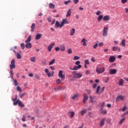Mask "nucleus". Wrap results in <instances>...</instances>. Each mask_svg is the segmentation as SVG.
I'll return each instance as SVG.
<instances>
[{
	"mask_svg": "<svg viewBox=\"0 0 128 128\" xmlns=\"http://www.w3.org/2000/svg\"><path fill=\"white\" fill-rule=\"evenodd\" d=\"M81 42L82 43V46H86V42H88V40H86V39H85V38H83L82 40H81Z\"/></svg>",
	"mask_w": 128,
	"mask_h": 128,
	"instance_id": "f8f14e48",
	"label": "nucleus"
},
{
	"mask_svg": "<svg viewBox=\"0 0 128 128\" xmlns=\"http://www.w3.org/2000/svg\"><path fill=\"white\" fill-rule=\"evenodd\" d=\"M86 92L88 94H90L91 92H92V90H86Z\"/></svg>",
	"mask_w": 128,
	"mask_h": 128,
	"instance_id": "4d7b16f0",
	"label": "nucleus"
},
{
	"mask_svg": "<svg viewBox=\"0 0 128 128\" xmlns=\"http://www.w3.org/2000/svg\"><path fill=\"white\" fill-rule=\"evenodd\" d=\"M62 79H61V80L60 78L57 79L56 80V82L57 84H60L62 82Z\"/></svg>",
	"mask_w": 128,
	"mask_h": 128,
	"instance_id": "c03bdc74",
	"label": "nucleus"
},
{
	"mask_svg": "<svg viewBox=\"0 0 128 128\" xmlns=\"http://www.w3.org/2000/svg\"><path fill=\"white\" fill-rule=\"evenodd\" d=\"M108 28H104L102 34L103 36H108Z\"/></svg>",
	"mask_w": 128,
	"mask_h": 128,
	"instance_id": "6e6552de",
	"label": "nucleus"
},
{
	"mask_svg": "<svg viewBox=\"0 0 128 128\" xmlns=\"http://www.w3.org/2000/svg\"><path fill=\"white\" fill-rule=\"evenodd\" d=\"M34 28H36V24L33 23L31 26V32H34Z\"/></svg>",
	"mask_w": 128,
	"mask_h": 128,
	"instance_id": "cd10ccee",
	"label": "nucleus"
},
{
	"mask_svg": "<svg viewBox=\"0 0 128 128\" xmlns=\"http://www.w3.org/2000/svg\"><path fill=\"white\" fill-rule=\"evenodd\" d=\"M72 14V11L70 9H69L68 10L67 12V14H66V16L67 18H68V16H70V14Z\"/></svg>",
	"mask_w": 128,
	"mask_h": 128,
	"instance_id": "c756f323",
	"label": "nucleus"
},
{
	"mask_svg": "<svg viewBox=\"0 0 128 128\" xmlns=\"http://www.w3.org/2000/svg\"><path fill=\"white\" fill-rule=\"evenodd\" d=\"M21 48L22 50H24V43L21 44Z\"/></svg>",
	"mask_w": 128,
	"mask_h": 128,
	"instance_id": "13d9d810",
	"label": "nucleus"
},
{
	"mask_svg": "<svg viewBox=\"0 0 128 128\" xmlns=\"http://www.w3.org/2000/svg\"><path fill=\"white\" fill-rule=\"evenodd\" d=\"M118 70L116 69H110L109 70V74H116Z\"/></svg>",
	"mask_w": 128,
	"mask_h": 128,
	"instance_id": "9d476101",
	"label": "nucleus"
},
{
	"mask_svg": "<svg viewBox=\"0 0 128 128\" xmlns=\"http://www.w3.org/2000/svg\"><path fill=\"white\" fill-rule=\"evenodd\" d=\"M102 18L104 19V16L102 15H100L98 18L97 20L98 22H100L102 21Z\"/></svg>",
	"mask_w": 128,
	"mask_h": 128,
	"instance_id": "aec40b11",
	"label": "nucleus"
},
{
	"mask_svg": "<svg viewBox=\"0 0 128 128\" xmlns=\"http://www.w3.org/2000/svg\"><path fill=\"white\" fill-rule=\"evenodd\" d=\"M126 110V106H124L122 109H120V110H122V112H124V110Z\"/></svg>",
	"mask_w": 128,
	"mask_h": 128,
	"instance_id": "8fccbe9b",
	"label": "nucleus"
},
{
	"mask_svg": "<svg viewBox=\"0 0 128 128\" xmlns=\"http://www.w3.org/2000/svg\"><path fill=\"white\" fill-rule=\"evenodd\" d=\"M74 34H76V29H74V28H72L70 30V36H74Z\"/></svg>",
	"mask_w": 128,
	"mask_h": 128,
	"instance_id": "a211bd4d",
	"label": "nucleus"
},
{
	"mask_svg": "<svg viewBox=\"0 0 128 128\" xmlns=\"http://www.w3.org/2000/svg\"><path fill=\"white\" fill-rule=\"evenodd\" d=\"M80 60V56H74L73 60Z\"/></svg>",
	"mask_w": 128,
	"mask_h": 128,
	"instance_id": "49530a36",
	"label": "nucleus"
},
{
	"mask_svg": "<svg viewBox=\"0 0 128 128\" xmlns=\"http://www.w3.org/2000/svg\"><path fill=\"white\" fill-rule=\"evenodd\" d=\"M80 0H74L73 2L75 4H76Z\"/></svg>",
	"mask_w": 128,
	"mask_h": 128,
	"instance_id": "bf43d9fd",
	"label": "nucleus"
},
{
	"mask_svg": "<svg viewBox=\"0 0 128 128\" xmlns=\"http://www.w3.org/2000/svg\"><path fill=\"white\" fill-rule=\"evenodd\" d=\"M12 80L13 82H14V86H18V81L14 79V80Z\"/></svg>",
	"mask_w": 128,
	"mask_h": 128,
	"instance_id": "79ce46f5",
	"label": "nucleus"
},
{
	"mask_svg": "<svg viewBox=\"0 0 128 128\" xmlns=\"http://www.w3.org/2000/svg\"><path fill=\"white\" fill-rule=\"evenodd\" d=\"M98 44L97 43L96 44H94V46H93V48H98Z\"/></svg>",
	"mask_w": 128,
	"mask_h": 128,
	"instance_id": "69168bd1",
	"label": "nucleus"
},
{
	"mask_svg": "<svg viewBox=\"0 0 128 128\" xmlns=\"http://www.w3.org/2000/svg\"><path fill=\"white\" fill-rule=\"evenodd\" d=\"M47 20L48 22H52V18L50 17L48 18Z\"/></svg>",
	"mask_w": 128,
	"mask_h": 128,
	"instance_id": "e2e57ef3",
	"label": "nucleus"
},
{
	"mask_svg": "<svg viewBox=\"0 0 128 128\" xmlns=\"http://www.w3.org/2000/svg\"><path fill=\"white\" fill-rule=\"evenodd\" d=\"M30 62H36V57H34V56L31 57L30 58Z\"/></svg>",
	"mask_w": 128,
	"mask_h": 128,
	"instance_id": "e433bc0d",
	"label": "nucleus"
},
{
	"mask_svg": "<svg viewBox=\"0 0 128 128\" xmlns=\"http://www.w3.org/2000/svg\"><path fill=\"white\" fill-rule=\"evenodd\" d=\"M84 64H90V62L88 61V60H85Z\"/></svg>",
	"mask_w": 128,
	"mask_h": 128,
	"instance_id": "6e6d98bb",
	"label": "nucleus"
},
{
	"mask_svg": "<svg viewBox=\"0 0 128 128\" xmlns=\"http://www.w3.org/2000/svg\"><path fill=\"white\" fill-rule=\"evenodd\" d=\"M55 26L56 28H60V24L58 21H56L55 24Z\"/></svg>",
	"mask_w": 128,
	"mask_h": 128,
	"instance_id": "72a5a7b5",
	"label": "nucleus"
},
{
	"mask_svg": "<svg viewBox=\"0 0 128 128\" xmlns=\"http://www.w3.org/2000/svg\"><path fill=\"white\" fill-rule=\"evenodd\" d=\"M69 114H70V118H72L74 116V111H70L69 112Z\"/></svg>",
	"mask_w": 128,
	"mask_h": 128,
	"instance_id": "393cba45",
	"label": "nucleus"
},
{
	"mask_svg": "<svg viewBox=\"0 0 128 128\" xmlns=\"http://www.w3.org/2000/svg\"><path fill=\"white\" fill-rule=\"evenodd\" d=\"M49 8L52 10H54L56 8V6L52 3H50L49 4Z\"/></svg>",
	"mask_w": 128,
	"mask_h": 128,
	"instance_id": "412c9836",
	"label": "nucleus"
},
{
	"mask_svg": "<svg viewBox=\"0 0 128 128\" xmlns=\"http://www.w3.org/2000/svg\"><path fill=\"white\" fill-rule=\"evenodd\" d=\"M16 97L15 98L12 99L14 102V106H16V104H18L19 106H21L22 108H24V104L22 102V101L20 100H17Z\"/></svg>",
	"mask_w": 128,
	"mask_h": 128,
	"instance_id": "f257e3e1",
	"label": "nucleus"
},
{
	"mask_svg": "<svg viewBox=\"0 0 128 128\" xmlns=\"http://www.w3.org/2000/svg\"><path fill=\"white\" fill-rule=\"evenodd\" d=\"M88 100V96H84L83 99V102L84 104H86V101Z\"/></svg>",
	"mask_w": 128,
	"mask_h": 128,
	"instance_id": "58836bf2",
	"label": "nucleus"
},
{
	"mask_svg": "<svg viewBox=\"0 0 128 128\" xmlns=\"http://www.w3.org/2000/svg\"><path fill=\"white\" fill-rule=\"evenodd\" d=\"M60 47H56L55 48V50H56V52H58L60 50Z\"/></svg>",
	"mask_w": 128,
	"mask_h": 128,
	"instance_id": "0e129e2a",
	"label": "nucleus"
},
{
	"mask_svg": "<svg viewBox=\"0 0 128 128\" xmlns=\"http://www.w3.org/2000/svg\"><path fill=\"white\" fill-rule=\"evenodd\" d=\"M110 16H106L103 17V20L104 22H108L110 20Z\"/></svg>",
	"mask_w": 128,
	"mask_h": 128,
	"instance_id": "dca6fc26",
	"label": "nucleus"
},
{
	"mask_svg": "<svg viewBox=\"0 0 128 128\" xmlns=\"http://www.w3.org/2000/svg\"><path fill=\"white\" fill-rule=\"evenodd\" d=\"M16 90H18V92H22V88H20V86H17Z\"/></svg>",
	"mask_w": 128,
	"mask_h": 128,
	"instance_id": "a19ab883",
	"label": "nucleus"
},
{
	"mask_svg": "<svg viewBox=\"0 0 128 128\" xmlns=\"http://www.w3.org/2000/svg\"><path fill=\"white\" fill-rule=\"evenodd\" d=\"M26 115H23L22 118V120L23 122H26Z\"/></svg>",
	"mask_w": 128,
	"mask_h": 128,
	"instance_id": "864d4df0",
	"label": "nucleus"
},
{
	"mask_svg": "<svg viewBox=\"0 0 128 128\" xmlns=\"http://www.w3.org/2000/svg\"><path fill=\"white\" fill-rule=\"evenodd\" d=\"M98 86V85L96 84H95L93 85V88H96V86Z\"/></svg>",
	"mask_w": 128,
	"mask_h": 128,
	"instance_id": "774afa93",
	"label": "nucleus"
},
{
	"mask_svg": "<svg viewBox=\"0 0 128 128\" xmlns=\"http://www.w3.org/2000/svg\"><path fill=\"white\" fill-rule=\"evenodd\" d=\"M10 70L16 68V62L14 59H12L11 61L10 64Z\"/></svg>",
	"mask_w": 128,
	"mask_h": 128,
	"instance_id": "20e7f679",
	"label": "nucleus"
},
{
	"mask_svg": "<svg viewBox=\"0 0 128 128\" xmlns=\"http://www.w3.org/2000/svg\"><path fill=\"white\" fill-rule=\"evenodd\" d=\"M101 114H108V110H104V108L100 109Z\"/></svg>",
	"mask_w": 128,
	"mask_h": 128,
	"instance_id": "4468645a",
	"label": "nucleus"
},
{
	"mask_svg": "<svg viewBox=\"0 0 128 128\" xmlns=\"http://www.w3.org/2000/svg\"><path fill=\"white\" fill-rule=\"evenodd\" d=\"M112 50L114 52H120V48L118 46L112 47Z\"/></svg>",
	"mask_w": 128,
	"mask_h": 128,
	"instance_id": "f3484780",
	"label": "nucleus"
},
{
	"mask_svg": "<svg viewBox=\"0 0 128 128\" xmlns=\"http://www.w3.org/2000/svg\"><path fill=\"white\" fill-rule=\"evenodd\" d=\"M68 54H72V48L68 49Z\"/></svg>",
	"mask_w": 128,
	"mask_h": 128,
	"instance_id": "3c124183",
	"label": "nucleus"
},
{
	"mask_svg": "<svg viewBox=\"0 0 128 128\" xmlns=\"http://www.w3.org/2000/svg\"><path fill=\"white\" fill-rule=\"evenodd\" d=\"M102 14V12L100 10H98L96 12V16H100V14Z\"/></svg>",
	"mask_w": 128,
	"mask_h": 128,
	"instance_id": "052dcab7",
	"label": "nucleus"
},
{
	"mask_svg": "<svg viewBox=\"0 0 128 128\" xmlns=\"http://www.w3.org/2000/svg\"><path fill=\"white\" fill-rule=\"evenodd\" d=\"M116 60V56H110L109 58L110 62H114Z\"/></svg>",
	"mask_w": 128,
	"mask_h": 128,
	"instance_id": "2eb2a0df",
	"label": "nucleus"
},
{
	"mask_svg": "<svg viewBox=\"0 0 128 128\" xmlns=\"http://www.w3.org/2000/svg\"><path fill=\"white\" fill-rule=\"evenodd\" d=\"M86 113V109L83 110L81 112V116H84V114Z\"/></svg>",
	"mask_w": 128,
	"mask_h": 128,
	"instance_id": "ea45409f",
	"label": "nucleus"
},
{
	"mask_svg": "<svg viewBox=\"0 0 128 128\" xmlns=\"http://www.w3.org/2000/svg\"><path fill=\"white\" fill-rule=\"evenodd\" d=\"M60 50H61V52H64V50H66V46L64 45L60 46Z\"/></svg>",
	"mask_w": 128,
	"mask_h": 128,
	"instance_id": "a878e982",
	"label": "nucleus"
},
{
	"mask_svg": "<svg viewBox=\"0 0 128 128\" xmlns=\"http://www.w3.org/2000/svg\"><path fill=\"white\" fill-rule=\"evenodd\" d=\"M124 100V96H118L116 98V102H120V100Z\"/></svg>",
	"mask_w": 128,
	"mask_h": 128,
	"instance_id": "6ab92c4d",
	"label": "nucleus"
},
{
	"mask_svg": "<svg viewBox=\"0 0 128 128\" xmlns=\"http://www.w3.org/2000/svg\"><path fill=\"white\" fill-rule=\"evenodd\" d=\"M126 120V118H123L120 120L119 122L120 124H122V123Z\"/></svg>",
	"mask_w": 128,
	"mask_h": 128,
	"instance_id": "37998d69",
	"label": "nucleus"
},
{
	"mask_svg": "<svg viewBox=\"0 0 128 128\" xmlns=\"http://www.w3.org/2000/svg\"><path fill=\"white\" fill-rule=\"evenodd\" d=\"M122 46H126V40H122V42L120 44Z\"/></svg>",
	"mask_w": 128,
	"mask_h": 128,
	"instance_id": "473e14b6",
	"label": "nucleus"
},
{
	"mask_svg": "<svg viewBox=\"0 0 128 128\" xmlns=\"http://www.w3.org/2000/svg\"><path fill=\"white\" fill-rule=\"evenodd\" d=\"M16 56L18 60H20V58H22V55H20L18 52L16 53Z\"/></svg>",
	"mask_w": 128,
	"mask_h": 128,
	"instance_id": "c9c22d12",
	"label": "nucleus"
},
{
	"mask_svg": "<svg viewBox=\"0 0 128 128\" xmlns=\"http://www.w3.org/2000/svg\"><path fill=\"white\" fill-rule=\"evenodd\" d=\"M121 2L123 4H126V2H128V0H122Z\"/></svg>",
	"mask_w": 128,
	"mask_h": 128,
	"instance_id": "603ef678",
	"label": "nucleus"
},
{
	"mask_svg": "<svg viewBox=\"0 0 128 128\" xmlns=\"http://www.w3.org/2000/svg\"><path fill=\"white\" fill-rule=\"evenodd\" d=\"M82 68V65H78V66H74L73 68H69L71 70H78V68Z\"/></svg>",
	"mask_w": 128,
	"mask_h": 128,
	"instance_id": "9b49d317",
	"label": "nucleus"
},
{
	"mask_svg": "<svg viewBox=\"0 0 128 128\" xmlns=\"http://www.w3.org/2000/svg\"><path fill=\"white\" fill-rule=\"evenodd\" d=\"M90 102H96V98L94 96H90Z\"/></svg>",
	"mask_w": 128,
	"mask_h": 128,
	"instance_id": "c85d7f7f",
	"label": "nucleus"
},
{
	"mask_svg": "<svg viewBox=\"0 0 128 128\" xmlns=\"http://www.w3.org/2000/svg\"><path fill=\"white\" fill-rule=\"evenodd\" d=\"M72 75L74 76V78H80L82 76V73L76 71H73Z\"/></svg>",
	"mask_w": 128,
	"mask_h": 128,
	"instance_id": "f03ea898",
	"label": "nucleus"
},
{
	"mask_svg": "<svg viewBox=\"0 0 128 128\" xmlns=\"http://www.w3.org/2000/svg\"><path fill=\"white\" fill-rule=\"evenodd\" d=\"M124 80L122 78H120L119 80V86H124Z\"/></svg>",
	"mask_w": 128,
	"mask_h": 128,
	"instance_id": "4be33fe9",
	"label": "nucleus"
},
{
	"mask_svg": "<svg viewBox=\"0 0 128 128\" xmlns=\"http://www.w3.org/2000/svg\"><path fill=\"white\" fill-rule=\"evenodd\" d=\"M56 62V60L52 59L49 63V66H52V64H54Z\"/></svg>",
	"mask_w": 128,
	"mask_h": 128,
	"instance_id": "4c0bfd02",
	"label": "nucleus"
},
{
	"mask_svg": "<svg viewBox=\"0 0 128 128\" xmlns=\"http://www.w3.org/2000/svg\"><path fill=\"white\" fill-rule=\"evenodd\" d=\"M104 86L100 88V86H98L96 88V94H100L104 92Z\"/></svg>",
	"mask_w": 128,
	"mask_h": 128,
	"instance_id": "7ed1b4c3",
	"label": "nucleus"
},
{
	"mask_svg": "<svg viewBox=\"0 0 128 128\" xmlns=\"http://www.w3.org/2000/svg\"><path fill=\"white\" fill-rule=\"evenodd\" d=\"M88 116H90V118H92V112H89L88 113Z\"/></svg>",
	"mask_w": 128,
	"mask_h": 128,
	"instance_id": "680f3d73",
	"label": "nucleus"
},
{
	"mask_svg": "<svg viewBox=\"0 0 128 128\" xmlns=\"http://www.w3.org/2000/svg\"><path fill=\"white\" fill-rule=\"evenodd\" d=\"M30 40H32V36H29L27 40H25V43L28 44V42H30Z\"/></svg>",
	"mask_w": 128,
	"mask_h": 128,
	"instance_id": "bb28decb",
	"label": "nucleus"
},
{
	"mask_svg": "<svg viewBox=\"0 0 128 128\" xmlns=\"http://www.w3.org/2000/svg\"><path fill=\"white\" fill-rule=\"evenodd\" d=\"M72 2V0H68V1H66L64 2V4H70Z\"/></svg>",
	"mask_w": 128,
	"mask_h": 128,
	"instance_id": "de8ad7c7",
	"label": "nucleus"
},
{
	"mask_svg": "<svg viewBox=\"0 0 128 128\" xmlns=\"http://www.w3.org/2000/svg\"><path fill=\"white\" fill-rule=\"evenodd\" d=\"M80 95L78 93H76L74 95V96H80Z\"/></svg>",
	"mask_w": 128,
	"mask_h": 128,
	"instance_id": "338daca9",
	"label": "nucleus"
},
{
	"mask_svg": "<svg viewBox=\"0 0 128 128\" xmlns=\"http://www.w3.org/2000/svg\"><path fill=\"white\" fill-rule=\"evenodd\" d=\"M104 104H106V102H102L100 104V108H104Z\"/></svg>",
	"mask_w": 128,
	"mask_h": 128,
	"instance_id": "a18cd8bd",
	"label": "nucleus"
},
{
	"mask_svg": "<svg viewBox=\"0 0 128 128\" xmlns=\"http://www.w3.org/2000/svg\"><path fill=\"white\" fill-rule=\"evenodd\" d=\"M104 68H96V72H98V74H103V72H104Z\"/></svg>",
	"mask_w": 128,
	"mask_h": 128,
	"instance_id": "423d86ee",
	"label": "nucleus"
},
{
	"mask_svg": "<svg viewBox=\"0 0 128 128\" xmlns=\"http://www.w3.org/2000/svg\"><path fill=\"white\" fill-rule=\"evenodd\" d=\"M104 126V118L101 120L100 122V126Z\"/></svg>",
	"mask_w": 128,
	"mask_h": 128,
	"instance_id": "7c9ffc66",
	"label": "nucleus"
},
{
	"mask_svg": "<svg viewBox=\"0 0 128 128\" xmlns=\"http://www.w3.org/2000/svg\"><path fill=\"white\" fill-rule=\"evenodd\" d=\"M80 60H78L75 62V64H76V66H80Z\"/></svg>",
	"mask_w": 128,
	"mask_h": 128,
	"instance_id": "09e8293b",
	"label": "nucleus"
},
{
	"mask_svg": "<svg viewBox=\"0 0 128 128\" xmlns=\"http://www.w3.org/2000/svg\"><path fill=\"white\" fill-rule=\"evenodd\" d=\"M10 76L12 79V80H14V73L12 72V70H10Z\"/></svg>",
	"mask_w": 128,
	"mask_h": 128,
	"instance_id": "2f4dec72",
	"label": "nucleus"
},
{
	"mask_svg": "<svg viewBox=\"0 0 128 128\" xmlns=\"http://www.w3.org/2000/svg\"><path fill=\"white\" fill-rule=\"evenodd\" d=\"M25 46L26 48H32V44L30 42L27 43L26 45Z\"/></svg>",
	"mask_w": 128,
	"mask_h": 128,
	"instance_id": "5701e85b",
	"label": "nucleus"
},
{
	"mask_svg": "<svg viewBox=\"0 0 128 128\" xmlns=\"http://www.w3.org/2000/svg\"><path fill=\"white\" fill-rule=\"evenodd\" d=\"M45 72L48 74V78L52 76H54V72H52V74L48 68L45 69Z\"/></svg>",
	"mask_w": 128,
	"mask_h": 128,
	"instance_id": "ddd939ff",
	"label": "nucleus"
},
{
	"mask_svg": "<svg viewBox=\"0 0 128 128\" xmlns=\"http://www.w3.org/2000/svg\"><path fill=\"white\" fill-rule=\"evenodd\" d=\"M62 88L60 86H58V88H54V90L55 92H58V90H61Z\"/></svg>",
	"mask_w": 128,
	"mask_h": 128,
	"instance_id": "f704fd0d",
	"label": "nucleus"
},
{
	"mask_svg": "<svg viewBox=\"0 0 128 128\" xmlns=\"http://www.w3.org/2000/svg\"><path fill=\"white\" fill-rule=\"evenodd\" d=\"M42 64L44 65V66H46V60H44L42 61Z\"/></svg>",
	"mask_w": 128,
	"mask_h": 128,
	"instance_id": "5fc2aeb1",
	"label": "nucleus"
},
{
	"mask_svg": "<svg viewBox=\"0 0 128 128\" xmlns=\"http://www.w3.org/2000/svg\"><path fill=\"white\" fill-rule=\"evenodd\" d=\"M62 72H63L62 70H60L58 72V77L60 78H61L62 80H64V78H66V76L62 74Z\"/></svg>",
	"mask_w": 128,
	"mask_h": 128,
	"instance_id": "39448f33",
	"label": "nucleus"
},
{
	"mask_svg": "<svg viewBox=\"0 0 128 128\" xmlns=\"http://www.w3.org/2000/svg\"><path fill=\"white\" fill-rule=\"evenodd\" d=\"M70 24L68 20L64 18L62 20V22H60V28H62L64 26V24Z\"/></svg>",
	"mask_w": 128,
	"mask_h": 128,
	"instance_id": "0eeeda50",
	"label": "nucleus"
},
{
	"mask_svg": "<svg viewBox=\"0 0 128 128\" xmlns=\"http://www.w3.org/2000/svg\"><path fill=\"white\" fill-rule=\"evenodd\" d=\"M42 34H36V40H40V38H42Z\"/></svg>",
	"mask_w": 128,
	"mask_h": 128,
	"instance_id": "b1692460",
	"label": "nucleus"
},
{
	"mask_svg": "<svg viewBox=\"0 0 128 128\" xmlns=\"http://www.w3.org/2000/svg\"><path fill=\"white\" fill-rule=\"evenodd\" d=\"M54 43H52L50 44V45L48 46L47 50L49 52H52V48H54Z\"/></svg>",
	"mask_w": 128,
	"mask_h": 128,
	"instance_id": "1a4fd4ad",
	"label": "nucleus"
}]
</instances>
